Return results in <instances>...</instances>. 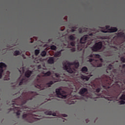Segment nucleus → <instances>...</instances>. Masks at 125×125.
Listing matches in <instances>:
<instances>
[{
    "instance_id": "1",
    "label": "nucleus",
    "mask_w": 125,
    "mask_h": 125,
    "mask_svg": "<svg viewBox=\"0 0 125 125\" xmlns=\"http://www.w3.org/2000/svg\"><path fill=\"white\" fill-rule=\"evenodd\" d=\"M36 95H38V93L35 92L30 91L26 93L23 92L21 96L19 98V99L21 100L22 104H25L27 102V101L32 100L33 97H34Z\"/></svg>"
},
{
    "instance_id": "2",
    "label": "nucleus",
    "mask_w": 125,
    "mask_h": 125,
    "mask_svg": "<svg viewBox=\"0 0 125 125\" xmlns=\"http://www.w3.org/2000/svg\"><path fill=\"white\" fill-rule=\"evenodd\" d=\"M63 68L64 70H66L68 73H75V68L72 69L71 67L74 66L76 69L79 68V62H70L68 61H66L65 62L62 63Z\"/></svg>"
},
{
    "instance_id": "3",
    "label": "nucleus",
    "mask_w": 125,
    "mask_h": 125,
    "mask_svg": "<svg viewBox=\"0 0 125 125\" xmlns=\"http://www.w3.org/2000/svg\"><path fill=\"white\" fill-rule=\"evenodd\" d=\"M89 61L92 62L91 64L93 67H101L102 66L101 62H103V60L102 59H100L99 60L90 59Z\"/></svg>"
},
{
    "instance_id": "4",
    "label": "nucleus",
    "mask_w": 125,
    "mask_h": 125,
    "mask_svg": "<svg viewBox=\"0 0 125 125\" xmlns=\"http://www.w3.org/2000/svg\"><path fill=\"white\" fill-rule=\"evenodd\" d=\"M31 74H32V71L30 70H27L25 73V76L26 77H24L23 78L20 82L19 84L18 85H21V84H26L27 83H28V78L30 77L31 76Z\"/></svg>"
},
{
    "instance_id": "5",
    "label": "nucleus",
    "mask_w": 125,
    "mask_h": 125,
    "mask_svg": "<svg viewBox=\"0 0 125 125\" xmlns=\"http://www.w3.org/2000/svg\"><path fill=\"white\" fill-rule=\"evenodd\" d=\"M56 92L58 95V97L59 98H66L67 95H66V92L64 91H62L60 89H56Z\"/></svg>"
},
{
    "instance_id": "6",
    "label": "nucleus",
    "mask_w": 125,
    "mask_h": 125,
    "mask_svg": "<svg viewBox=\"0 0 125 125\" xmlns=\"http://www.w3.org/2000/svg\"><path fill=\"white\" fill-rule=\"evenodd\" d=\"M102 42H97L92 47V50L93 51H98V50H100L102 48Z\"/></svg>"
},
{
    "instance_id": "7",
    "label": "nucleus",
    "mask_w": 125,
    "mask_h": 125,
    "mask_svg": "<svg viewBox=\"0 0 125 125\" xmlns=\"http://www.w3.org/2000/svg\"><path fill=\"white\" fill-rule=\"evenodd\" d=\"M37 83H38V84L35 86L36 87H37V88H39V89H41V90H42L45 88V86H43V85L42 84V80L41 79V77L37 80Z\"/></svg>"
},
{
    "instance_id": "8",
    "label": "nucleus",
    "mask_w": 125,
    "mask_h": 125,
    "mask_svg": "<svg viewBox=\"0 0 125 125\" xmlns=\"http://www.w3.org/2000/svg\"><path fill=\"white\" fill-rule=\"evenodd\" d=\"M6 65L3 62L0 63V79L2 77V73H3V68H6Z\"/></svg>"
},
{
    "instance_id": "9",
    "label": "nucleus",
    "mask_w": 125,
    "mask_h": 125,
    "mask_svg": "<svg viewBox=\"0 0 125 125\" xmlns=\"http://www.w3.org/2000/svg\"><path fill=\"white\" fill-rule=\"evenodd\" d=\"M88 39V35H84L80 40L81 43H84L87 41Z\"/></svg>"
},
{
    "instance_id": "10",
    "label": "nucleus",
    "mask_w": 125,
    "mask_h": 125,
    "mask_svg": "<svg viewBox=\"0 0 125 125\" xmlns=\"http://www.w3.org/2000/svg\"><path fill=\"white\" fill-rule=\"evenodd\" d=\"M121 101L120 102V104L122 105L123 104H125V95H123L121 98Z\"/></svg>"
},
{
    "instance_id": "11",
    "label": "nucleus",
    "mask_w": 125,
    "mask_h": 125,
    "mask_svg": "<svg viewBox=\"0 0 125 125\" xmlns=\"http://www.w3.org/2000/svg\"><path fill=\"white\" fill-rule=\"evenodd\" d=\"M86 91H87V89H86V88H83L80 89L79 93L81 95H83V94H84L85 92H86Z\"/></svg>"
},
{
    "instance_id": "12",
    "label": "nucleus",
    "mask_w": 125,
    "mask_h": 125,
    "mask_svg": "<svg viewBox=\"0 0 125 125\" xmlns=\"http://www.w3.org/2000/svg\"><path fill=\"white\" fill-rule=\"evenodd\" d=\"M16 110L17 111V112H16L17 115L19 116V115H20V111H21L20 110V107H19V106L15 107L14 111Z\"/></svg>"
},
{
    "instance_id": "13",
    "label": "nucleus",
    "mask_w": 125,
    "mask_h": 125,
    "mask_svg": "<svg viewBox=\"0 0 125 125\" xmlns=\"http://www.w3.org/2000/svg\"><path fill=\"white\" fill-rule=\"evenodd\" d=\"M48 62L49 63V64H53V63H54V57H50L48 60Z\"/></svg>"
},
{
    "instance_id": "14",
    "label": "nucleus",
    "mask_w": 125,
    "mask_h": 125,
    "mask_svg": "<svg viewBox=\"0 0 125 125\" xmlns=\"http://www.w3.org/2000/svg\"><path fill=\"white\" fill-rule=\"evenodd\" d=\"M62 51H63V50H61V51L55 53L54 55L55 57H60L61 55V52H62Z\"/></svg>"
},
{
    "instance_id": "15",
    "label": "nucleus",
    "mask_w": 125,
    "mask_h": 125,
    "mask_svg": "<svg viewBox=\"0 0 125 125\" xmlns=\"http://www.w3.org/2000/svg\"><path fill=\"white\" fill-rule=\"evenodd\" d=\"M10 74V72L9 71H7L6 74L5 75L4 80L6 81H8L9 80V75Z\"/></svg>"
},
{
    "instance_id": "16",
    "label": "nucleus",
    "mask_w": 125,
    "mask_h": 125,
    "mask_svg": "<svg viewBox=\"0 0 125 125\" xmlns=\"http://www.w3.org/2000/svg\"><path fill=\"white\" fill-rule=\"evenodd\" d=\"M118 31V29L117 27H111L110 30V33H114V32H117Z\"/></svg>"
},
{
    "instance_id": "17",
    "label": "nucleus",
    "mask_w": 125,
    "mask_h": 125,
    "mask_svg": "<svg viewBox=\"0 0 125 125\" xmlns=\"http://www.w3.org/2000/svg\"><path fill=\"white\" fill-rule=\"evenodd\" d=\"M45 114L46 115H53V116H56V113L53 114L52 112H51V111H46V112H45Z\"/></svg>"
},
{
    "instance_id": "18",
    "label": "nucleus",
    "mask_w": 125,
    "mask_h": 125,
    "mask_svg": "<svg viewBox=\"0 0 125 125\" xmlns=\"http://www.w3.org/2000/svg\"><path fill=\"white\" fill-rule=\"evenodd\" d=\"M90 58H92L93 57H96L97 58H100V55L99 54H95V55H90Z\"/></svg>"
},
{
    "instance_id": "19",
    "label": "nucleus",
    "mask_w": 125,
    "mask_h": 125,
    "mask_svg": "<svg viewBox=\"0 0 125 125\" xmlns=\"http://www.w3.org/2000/svg\"><path fill=\"white\" fill-rule=\"evenodd\" d=\"M87 71H88L87 67H86V66H83L82 68V72H83V73H85L87 72Z\"/></svg>"
},
{
    "instance_id": "20",
    "label": "nucleus",
    "mask_w": 125,
    "mask_h": 125,
    "mask_svg": "<svg viewBox=\"0 0 125 125\" xmlns=\"http://www.w3.org/2000/svg\"><path fill=\"white\" fill-rule=\"evenodd\" d=\"M82 79H83V80L84 81H88L89 80V77H87V76H85L83 75L81 77Z\"/></svg>"
},
{
    "instance_id": "21",
    "label": "nucleus",
    "mask_w": 125,
    "mask_h": 125,
    "mask_svg": "<svg viewBox=\"0 0 125 125\" xmlns=\"http://www.w3.org/2000/svg\"><path fill=\"white\" fill-rule=\"evenodd\" d=\"M51 84H53V82H52V81H50V82L47 83L46 84V86H48V87H50V85H51Z\"/></svg>"
},
{
    "instance_id": "22",
    "label": "nucleus",
    "mask_w": 125,
    "mask_h": 125,
    "mask_svg": "<svg viewBox=\"0 0 125 125\" xmlns=\"http://www.w3.org/2000/svg\"><path fill=\"white\" fill-rule=\"evenodd\" d=\"M21 74H22V73H24V72H25V69L24 68V67H22L21 68L20 70H19Z\"/></svg>"
},
{
    "instance_id": "23",
    "label": "nucleus",
    "mask_w": 125,
    "mask_h": 125,
    "mask_svg": "<svg viewBox=\"0 0 125 125\" xmlns=\"http://www.w3.org/2000/svg\"><path fill=\"white\" fill-rule=\"evenodd\" d=\"M19 54H20V52L19 51L17 50L15 51L14 55H15L16 56H17V55H19Z\"/></svg>"
},
{
    "instance_id": "24",
    "label": "nucleus",
    "mask_w": 125,
    "mask_h": 125,
    "mask_svg": "<svg viewBox=\"0 0 125 125\" xmlns=\"http://www.w3.org/2000/svg\"><path fill=\"white\" fill-rule=\"evenodd\" d=\"M51 49L52 50H56V47L55 45H52L50 47Z\"/></svg>"
},
{
    "instance_id": "25",
    "label": "nucleus",
    "mask_w": 125,
    "mask_h": 125,
    "mask_svg": "<svg viewBox=\"0 0 125 125\" xmlns=\"http://www.w3.org/2000/svg\"><path fill=\"white\" fill-rule=\"evenodd\" d=\"M69 40H70V41H74V40H75V37L73 35H71L69 36Z\"/></svg>"
},
{
    "instance_id": "26",
    "label": "nucleus",
    "mask_w": 125,
    "mask_h": 125,
    "mask_svg": "<svg viewBox=\"0 0 125 125\" xmlns=\"http://www.w3.org/2000/svg\"><path fill=\"white\" fill-rule=\"evenodd\" d=\"M50 75H51L50 71H48L44 74V76H50Z\"/></svg>"
},
{
    "instance_id": "27",
    "label": "nucleus",
    "mask_w": 125,
    "mask_h": 125,
    "mask_svg": "<svg viewBox=\"0 0 125 125\" xmlns=\"http://www.w3.org/2000/svg\"><path fill=\"white\" fill-rule=\"evenodd\" d=\"M41 55H42V56H45V55H46V52H45V51H43L41 53Z\"/></svg>"
},
{
    "instance_id": "28",
    "label": "nucleus",
    "mask_w": 125,
    "mask_h": 125,
    "mask_svg": "<svg viewBox=\"0 0 125 125\" xmlns=\"http://www.w3.org/2000/svg\"><path fill=\"white\" fill-rule=\"evenodd\" d=\"M78 50L79 51H81V50H83V46H80V45H79L78 46Z\"/></svg>"
},
{
    "instance_id": "29",
    "label": "nucleus",
    "mask_w": 125,
    "mask_h": 125,
    "mask_svg": "<svg viewBox=\"0 0 125 125\" xmlns=\"http://www.w3.org/2000/svg\"><path fill=\"white\" fill-rule=\"evenodd\" d=\"M56 77L58 79L59 78H61V75L58 74V73H56L55 74Z\"/></svg>"
},
{
    "instance_id": "30",
    "label": "nucleus",
    "mask_w": 125,
    "mask_h": 125,
    "mask_svg": "<svg viewBox=\"0 0 125 125\" xmlns=\"http://www.w3.org/2000/svg\"><path fill=\"white\" fill-rule=\"evenodd\" d=\"M35 54H36V55H39V53H40V50H36L35 51Z\"/></svg>"
},
{
    "instance_id": "31",
    "label": "nucleus",
    "mask_w": 125,
    "mask_h": 125,
    "mask_svg": "<svg viewBox=\"0 0 125 125\" xmlns=\"http://www.w3.org/2000/svg\"><path fill=\"white\" fill-rule=\"evenodd\" d=\"M112 68H113V65L112 64H109L108 66V69H109V70H111Z\"/></svg>"
},
{
    "instance_id": "32",
    "label": "nucleus",
    "mask_w": 125,
    "mask_h": 125,
    "mask_svg": "<svg viewBox=\"0 0 125 125\" xmlns=\"http://www.w3.org/2000/svg\"><path fill=\"white\" fill-rule=\"evenodd\" d=\"M121 59L122 62H123L124 63L125 62V58L122 57Z\"/></svg>"
},
{
    "instance_id": "33",
    "label": "nucleus",
    "mask_w": 125,
    "mask_h": 125,
    "mask_svg": "<svg viewBox=\"0 0 125 125\" xmlns=\"http://www.w3.org/2000/svg\"><path fill=\"white\" fill-rule=\"evenodd\" d=\"M26 117H27V114H23L22 116V118H23V119H24V120H25Z\"/></svg>"
},
{
    "instance_id": "34",
    "label": "nucleus",
    "mask_w": 125,
    "mask_h": 125,
    "mask_svg": "<svg viewBox=\"0 0 125 125\" xmlns=\"http://www.w3.org/2000/svg\"><path fill=\"white\" fill-rule=\"evenodd\" d=\"M70 44H71V45H72V46H74V45H75V42H71Z\"/></svg>"
},
{
    "instance_id": "35",
    "label": "nucleus",
    "mask_w": 125,
    "mask_h": 125,
    "mask_svg": "<svg viewBox=\"0 0 125 125\" xmlns=\"http://www.w3.org/2000/svg\"><path fill=\"white\" fill-rule=\"evenodd\" d=\"M70 50H71L72 52H74L76 51V49L74 48H71V49H70Z\"/></svg>"
},
{
    "instance_id": "36",
    "label": "nucleus",
    "mask_w": 125,
    "mask_h": 125,
    "mask_svg": "<svg viewBox=\"0 0 125 125\" xmlns=\"http://www.w3.org/2000/svg\"><path fill=\"white\" fill-rule=\"evenodd\" d=\"M12 104L13 105H16L17 104L18 105H19V104H17V103H16V101H15V103H13Z\"/></svg>"
},
{
    "instance_id": "37",
    "label": "nucleus",
    "mask_w": 125,
    "mask_h": 125,
    "mask_svg": "<svg viewBox=\"0 0 125 125\" xmlns=\"http://www.w3.org/2000/svg\"><path fill=\"white\" fill-rule=\"evenodd\" d=\"M100 90H101L100 88H98L96 89L97 92H99Z\"/></svg>"
},
{
    "instance_id": "38",
    "label": "nucleus",
    "mask_w": 125,
    "mask_h": 125,
    "mask_svg": "<svg viewBox=\"0 0 125 125\" xmlns=\"http://www.w3.org/2000/svg\"><path fill=\"white\" fill-rule=\"evenodd\" d=\"M103 33H107L108 31H106V30H102Z\"/></svg>"
},
{
    "instance_id": "39",
    "label": "nucleus",
    "mask_w": 125,
    "mask_h": 125,
    "mask_svg": "<svg viewBox=\"0 0 125 125\" xmlns=\"http://www.w3.org/2000/svg\"><path fill=\"white\" fill-rule=\"evenodd\" d=\"M106 29H109V28H110V26H106Z\"/></svg>"
},
{
    "instance_id": "40",
    "label": "nucleus",
    "mask_w": 125,
    "mask_h": 125,
    "mask_svg": "<svg viewBox=\"0 0 125 125\" xmlns=\"http://www.w3.org/2000/svg\"><path fill=\"white\" fill-rule=\"evenodd\" d=\"M41 65H38V69H41Z\"/></svg>"
},
{
    "instance_id": "41",
    "label": "nucleus",
    "mask_w": 125,
    "mask_h": 125,
    "mask_svg": "<svg viewBox=\"0 0 125 125\" xmlns=\"http://www.w3.org/2000/svg\"><path fill=\"white\" fill-rule=\"evenodd\" d=\"M123 68H125V64H123V66H122Z\"/></svg>"
},
{
    "instance_id": "42",
    "label": "nucleus",
    "mask_w": 125,
    "mask_h": 125,
    "mask_svg": "<svg viewBox=\"0 0 125 125\" xmlns=\"http://www.w3.org/2000/svg\"><path fill=\"white\" fill-rule=\"evenodd\" d=\"M63 116H64V117H67V115H66V114H64Z\"/></svg>"
},
{
    "instance_id": "43",
    "label": "nucleus",
    "mask_w": 125,
    "mask_h": 125,
    "mask_svg": "<svg viewBox=\"0 0 125 125\" xmlns=\"http://www.w3.org/2000/svg\"><path fill=\"white\" fill-rule=\"evenodd\" d=\"M72 32H75V30L72 29Z\"/></svg>"
},
{
    "instance_id": "44",
    "label": "nucleus",
    "mask_w": 125,
    "mask_h": 125,
    "mask_svg": "<svg viewBox=\"0 0 125 125\" xmlns=\"http://www.w3.org/2000/svg\"><path fill=\"white\" fill-rule=\"evenodd\" d=\"M90 36H92V34H90Z\"/></svg>"
},
{
    "instance_id": "45",
    "label": "nucleus",
    "mask_w": 125,
    "mask_h": 125,
    "mask_svg": "<svg viewBox=\"0 0 125 125\" xmlns=\"http://www.w3.org/2000/svg\"><path fill=\"white\" fill-rule=\"evenodd\" d=\"M103 87H105V86H103Z\"/></svg>"
}]
</instances>
